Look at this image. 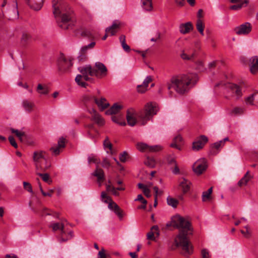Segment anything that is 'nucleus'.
<instances>
[{
	"mask_svg": "<svg viewBox=\"0 0 258 258\" xmlns=\"http://www.w3.org/2000/svg\"><path fill=\"white\" fill-rule=\"evenodd\" d=\"M172 223L173 227L179 229V233L174 239L176 246L181 247L182 254L186 256L191 254L192 246L187 237L192 234L190 222L187 219L176 215L172 218Z\"/></svg>",
	"mask_w": 258,
	"mask_h": 258,
	"instance_id": "nucleus-1",
	"label": "nucleus"
},
{
	"mask_svg": "<svg viewBox=\"0 0 258 258\" xmlns=\"http://www.w3.org/2000/svg\"><path fill=\"white\" fill-rule=\"evenodd\" d=\"M78 70L81 74L77 75L75 81L79 86L83 88H86L88 84L83 81V79L86 81H92V79L89 76L100 79L105 77L108 74L106 67L103 63L99 61L96 62L93 67L90 65H86L79 67Z\"/></svg>",
	"mask_w": 258,
	"mask_h": 258,
	"instance_id": "nucleus-2",
	"label": "nucleus"
},
{
	"mask_svg": "<svg viewBox=\"0 0 258 258\" xmlns=\"http://www.w3.org/2000/svg\"><path fill=\"white\" fill-rule=\"evenodd\" d=\"M61 0H52L53 13L58 26L63 29L72 28L74 25L73 12Z\"/></svg>",
	"mask_w": 258,
	"mask_h": 258,
	"instance_id": "nucleus-3",
	"label": "nucleus"
},
{
	"mask_svg": "<svg viewBox=\"0 0 258 258\" xmlns=\"http://www.w3.org/2000/svg\"><path fill=\"white\" fill-rule=\"evenodd\" d=\"M198 80V76L195 74L173 77L170 83L168 85V89L173 88L178 93L184 94L189 90V86L194 85Z\"/></svg>",
	"mask_w": 258,
	"mask_h": 258,
	"instance_id": "nucleus-4",
	"label": "nucleus"
},
{
	"mask_svg": "<svg viewBox=\"0 0 258 258\" xmlns=\"http://www.w3.org/2000/svg\"><path fill=\"white\" fill-rule=\"evenodd\" d=\"M158 111L156 104L155 103H148L145 107V110L139 112V120L141 125H144Z\"/></svg>",
	"mask_w": 258,
	"mask_h": 258,
	"instance_id": "nucleus-5",
	"label": "nucleus"
},
{
	"mask_svg": "<svg viewBox=\"0 0 258 258\" xmlns=\"http://www.w3.org/2000/svg\"><path fill=\"white\" fill-rule=\"evenodd\" d=\"M42 151L35 152L33 154V160L36 170L44 171L50 167V163L44 157Z\"/></svg>",
	"mask_w": 258,
	"mask_h": 258,
	"instance_id": "nucleus-6",
	"label": "nucleus"
},
{
	"mask_svg": "<svg viewBox=\"0 0 258 258\" xmlns=\"http://www.w3.org/2000/svg\"><path fill=\"white\" fill-rule=\"evenodd\" d=\"M72 66L73 63L71 58L66 57L63 54L61 53L57 60V66L59 71L62 73L67 72Z\"/></svg>",
	"mask_w": 258,
	"mask_h": 258,
	"instance_id": "nucleus-7",
	"label": "nucleus"
},
{
	"mask_svg": "<svg viewBox=\"0 0 258 258\" xmlns=\"http://www.w3.org/2000/svg\"><path fill=\"white\" fill-rule=\"evenodd\" d=\"M7 5H8L10 10L13 11V14L8 11L10 19H16L18 18L19 12L18 10V4L17 0H3L1 7L3 9Z\"/></svg>",
	"mask_w": 258,
	"mask_h": 258,
	"instance_id": "nucleus-8",
	"label": "nucleus"
},
{
	"mask_svg": "<svg viewBox=\"0 0 258 258\" xmlns=\"http://www.w3.org/2000/svg\"><path fill=\"white\" fill-rule=\"evenodd\" d=\"M51 227L52 228V230L55 231L58 230H60V235L58 237V241L59 242H66L68 240L71 239L73 236V233L72 231H70L69 234L70 236L69 238H65L63 237V234L65 233V229L64 227V223L62 221L60 223H54L51 225Z\"/></svg>",
	"mask_w": 258,
	"mask_h": 258,
	"instance_id": "nucleus-9",
	"label": "nucleus"
},
{
	"mask_svg": "<svg viewBox=\"0 0 258 258\" xmlns=\"http://www.w3.org/2000/svg\"><path fill=\"white\" fill-rule=\"evenodd\" d=\"M226 88L231 96L235 97L236 99H239L242 96L241 90L237 85L229 83L226 84Z\"/></svg>",
	"mask_w": 258,
	"mask_h": 258,
	"instance_id": "nucleus-10",
	"label": "nucleus"
},
{
	"mask_svg": "<svg viewBox=\"0 0 258 258\" xmlns=\"http://www.w3.org/2000/svg\"><path fill=\"white\" fill-rule=\"evenodd\" d=\"M207 167L206 160L201 158L197 160L193 165L194 171L198 175L201 174Z\"/></svg>",
	"mask_w": 258,
	"mask_h": 258,
	"instance_id": "nucleus-11",
	"label": "nucleus"
},
{
	"mask_svg": "<svg viewBox=\"0 0 258 258\" xmlns=\"http://www.w3.org/2000/svg\"><path fill=\"white\" fill-rule=\"evenodd\" d=\"M137 117L139 118V113H137L134 108H130L127 109L126 118L129 125L131 126L135 125L137 121Z\"/></svg>",
	"mask_w": 258,
	"mask_h": 258,
	"instance_id": "nucleus-12",
	"label": "nucleus"
},
{
	"mask_svg": "<svg viewBox=\"0 0 258 258\" xmlns=\"http://www.w3.org/2000/svg\"><path fill=\"white\" fill-rule=\"evenodd\" d=\"M195 49L189 47L183 49L180 54V57L185 60H194L196 55Z\"/></svg>",
	"mask_w": 258,
	"mask_h": 258,
	"instance_id": "nucleus-13",
	"label": "nucleus"
},
{
	"mask_svg": "<svg viewBox=\"0 0 258 258\" xmlns=\"http://www.w3.org/2000/svg\"><path fill=\"white\" fill-rule=\"evenodd\" d=\"M208 139L205 135H201L195 140L192 143V149L194 151H199L202 149L205 145L208 142Z\"/></svg>",
	"mask_w": 258,
	"mask_h": 258,
	"instance_id": "nucleus-14",
	"label": "nucleus"
},
{
	"mask_svg": "<svg viewBox=\"0 0 258 258\" xmlns=\"http://www.w3.org/2000/svg\"><path fill=\"white\" fill-rule=\"evenodd\" d=\"M88 112L91 115V120L94 121L97 125L102 126L104 124V120L93 108L88 109Z\"/></svg>",
	"mask_w": 258,
	"mask_h": 258,
	"instance_id": "nucleus-15",
	"label": "nucleus"
},
{
	"mask_svg": "<svg viewBox=\"0 0 258 258\" xmlns=\"http://www.w3.org/2000/svg\"><path fill=\"white\" fill-rule=\"evenodd\" d=\"M235 33L238 35H246L251 30L250 23L246 22L235 28Z\"/></svg>",
	"mask_w": 258,
	"mask_h": 258,
	"instance_id": "nucleus-16",
	"label": "nucleus"
},
{
	"mask_svg": "<svg viewBox=\"0 0 258 258\" xmlns=\"http://www.w3.org/2000/svg\"><path fill=\"white\" fill-rule=\"evenodd\" d=\"M65 147V139L63 137L59 138L56 146L52 147L50 150L53 155H58L61 152L62 148Z\"/></svg>",
	"mask_w": 258,
	"mask_h": 258,
	"instance_id": "nucleus-17",
	"label": "nucleus"
},
{
	"mask_svg": "<svg viewBox=\"0 0 258 258\" xmlns=\"http://www.w3.org/2000/svg\"><path fill=\"white\" fill-rule=\"evenodd\" d=\"M249 68L250 72L254 74L258 72V56L251 57L249 59Z\"/></svg>",
	"mask_w": 258,
	"mask_h": 258,
	"instance_id": "nucleus-18",
	"label": "nucleus"
},
{
	"mask_svg": "<svg viewBox=\"0 0 258 258\" xmlns=\"http://www.w3.org/2000/svg\"><path fill=\"white\" fill-rule=\"evenodd\" d=\"M123 108V106L118 103H114L108 110H107L105 113L107 115H115L118 114L120 110Z\"/></svg>",
	"mask_w": 258,
	"mask_h": 258,
	"instance_id": "nucleus-19",
	"label": "nucleus"
},
{
	"mask_svg": "<svg viewBox=\"0 0 258 258\" xmlns=\"http://www.w3.org/2000/svg\"><path fill=\"white\" fill-rule=\"evenodd\" d=\"M96 97L91 94H86L83 96L82 101L88 110L89 106L92 105L95 103Z\"/></svg>",
	"mask_w": 258,
	"mask_h": 258,
	"instance_id": "nucleus-20",
	"label": "nucleus"
},
{
	"mask_svg": "<svg viewBox=\"0 0 258 258\" xmlns=\"http://www.w3.org/2000/svg\"><path fill=\"white\" fill-rule=\"evenodd\" d=\"M108 208L110 210L113 211L119 219H121L123 217L122 211L114 202H111L110 203H109Z\"/></svg>",
	"mask_w": 258,
	"mask_h": 258,
	"instance_id": "nucleus-21",
	"label": "nucleus"
},
{
	"mask_svg": "<svg viewBox=\"0 0 258 258\" xmlns=\"http://www.w3.org/2000/svg\"><path fill=\"white\" fill-rule=\"evenodd\" d=\"M27 2L31 8L38 11L42 8L44 0H27Z\"/></svg>",
	"mask_w": 258,
	"mask_h": 258,
	"instance_id": "nucleus-22",
	"label": "nucleus"
},
{
	"mask_svg": "<svg viewBox=\"0 0 258 258\" xmlns=\"http://www.w3.org/2000/svg\"><path fill=\"white\" fill-rule=\"evenodd\" d=\"M179 31L181 34H185L192 30L193 26L191 22H188L185 23L180 24L179 26Z\"/></svg>",
	"mask_w": 258,
	"mask_h": 258,
	"instance_id": "nucleus-23",
	"label": "nucleus"
},
{
	"mask_svg": "<svg viewBox=\"0 0 258 258\" xmlns=\"http://www.w3.org/2000/svg\"><path fill=\"white\" fill-rule=\"evenodd\" d=\"M95 103L98 106L101 110L105 109L109 105V103L107 102V100L104 97L97 98L96 97V99H95Z\"/></svg>",
	"mask_w": 258,
	"mask_h": 258,
	"instance_id": "nucleus-24",
	"label": "nucleus"
},
{
	"mask_svg": "<svg viewBox=\"0 0 258 258\" xmlns=\"http://www.w3.org/2000/svg\"><path fill=\"white\" fill-rule=\"evenodd\" d=\"M93 175L97 178L98 182L103 181L104 180V173L103 170L99 167V165L96 166V168L94 172L93 173ZM101 185V183H99V186Z\"/></svg>",
	"mask_w": 258,
	"mask_h": 258,
	"instance_id": "nucleus-25",
	"label": "nucleus"
},
{
	"mask_svg": "<svg viewBox=\"0 0 258 258\" xmlns=\"http://www.w3.org/2000/svg\"><path fill=\"white\" fill-rule=\"evenodd\" d=\"M119 23L114 22L111 26L106 28L105 32L108 33L111 36L114 35L119 29Z\"/></svg>",
	"mask_w": 258,
	"mask_h": 258,
	"instance_id": "nucleus-26",
	"label": "nucleus"
},
{
	"mask_svg": "<svg viewBox=\"0 0 258 258\" xmlns=\"http://www.w3.org/2000/svg\"><path fill=\"white\" fill-rule=\"evenodd\" d=\"M190 185L191 182L184 178H182L179 182V186L181 188L183 194H185L189 190Z\"/></svg>",
	"mask_w": 258,
	"mask_h": 258,
	"instance_id": "nucleus-27",
	"label": "nucleus"
},
{
	"mask_svg": "<svg viewBox=\"0 0 258 258\" xmlns=\"http://www.w3.org/2000/svg\"><path fill=\"white\" fill-rule=\"evenodd\" d=\"M111 120L114 122L120 125L124 126L126 125V122L124 119L123 115L118 114L116 115H112L111 116Z\"/></svg>",
	"mask_w": 258,
	"mask_h": 258,
	"instance_id": "nucleus-28",
	"label": "nucleus"
},
{
	"mask_svg": "<svg viewBox=\"0 0 258 258\" xmlns=\"http://www.w3.org/2000/svg\"><path fill=\"white\" fill-rule=\"evenodd\" d=\"M34 105H35L33 102L27 100H24L22 102L23 107L25 110L28 112H30L32 111Z\"/></svg>",
	"mask_w": 258,
	"mask_h": 258,
	"instance_id": "nucleus-29",
	"label": "nucleus"
},
{
	"mask_svg": "<svg viewBox=\"0 0 258 258\" xmlns=\"http://www.w3.org/2000/svg\"><path fill=\"white\" fill-rule=\"evenodd\" d=\"M245 111V109L242 107H235L230 111V114L232 115H240L242 114Z\"/></svg>",
	"mask_w": 258,
	"mask_h": 258,
	"instance_id": "nucleus-30",
	"label": "nucleus"
},
{
	"mask_svg": "<svg viewBox=\"0 0 258 258\" xmlns=\"http://www.w3.org/2000/svg\"><path fill=\"white\" fill-rule=\"evenodd\" d=\"M251 178L249 171H247L244 176L239 181L238 184L239 186L246 185Z\"/></svg>",
	"mask_w": 258,
	"mask_h": 258,
	"instance_id": "nucleus-31",
	"label": "nucleus"
},
{
	"mask_svg": "<svg viewBox=\"0 0 258 258\" xmlns=\"http://www.w3.org/2000/svg\"><path fill=\"white\" fill-rule=\"evenodd\" d=\"M196 28L197 30L199 32V33L202 35H204V30L205 28V25L202 22V21L199 19L197 21L196 23Z\"/></svg>",
	"mask_w": 258,
	"mask_h": 258,
	"instance_id": "nucleus-32",
	"label": "nucleus"
},
{
	"mask_svg": "<svg viewBox=\"0 0 258 258\" xmlns=\"http://www.w3.org/2000/svg\"><path fill=\"white\" fill-rule=\"evenodd\" d=\"M167 203L169 206H171L174 208H176L179 203L177 200L170 196H168L167 198Z\"/></svg>",
	"mask_w": 258,
	"mask_h": 258,
	"instance_id": "nucleus-33",
	"label": "nucleus"
},
{
	"mask_svg": "<svg viewBox=\"0 0 258 258\" xmlns=\"http://www.w3.org/2000/svg\"><path fill=\"white\" fill-rule=\"evenodd\" d=\"M37 91L40 94L46 95L48 93V88L46 86H42L39 84L37 87Z\"/></svg>",
	"mask_w": 258,
	"mask_h": 258,
	"instance_id": "nucleus-34",
	"label": "nucleus"
},
{
	"mask_svg": "<svg viewBox=\"0 0 258 258\" xmlns=\"http://www.w3.org/2000/svg\"><path fill=\"white\" fill-rule=\"evenodd\" d=\"M142 7L146 11H151L152 9L151 0H142Z\"/></svg>",
	"mask_w": 258,
	"mask_h": 258,
	"instance_id": "nucleus-35",
	"label": "nucleus"
},
{
	"mask_svg": "<svg viewBox=\"0 0 258 258\" xmlns=\"http://www.w3.org/2000/svg\"><path fill=\"white\" fill-rule=\"evenodd\" d=\"M212 187H210L208 190L203 192L202 200L203 202H206L211 199V195L212 192Z\"/></svg>",
	"mask_w": 258,
	"mask_h": 258,
	"instance_id": "nucleus-36",
	"label": "nucleus"
},
{
	"mask_svg": "<svg viewBox=\"0 0 258 258\" xmlns=\"http://www.w3.org/2000/svg\"><path fill=\"white\" fill-rule=\"evenodd\" d=\"M158 231V227L156 225L153 226L151 229V231L147 233V238L148 239H153L154 238V232ZM157 235H159V232H157Z\"/></svg>",
	"mask_w": 258,
	"mask_h": 258,
	"instance_id": "nucleus-37",
	"label": "nucleus"
},
{
	"mask_svg": "<svg viewBox=\"0 0 258 258\" xmlns=\"http://www.w3.org/2000/svg\"><path fill=\"white\" fill-rule=\"evenodd\" d=\"M248 3V0H245L243 3H241L238 5H232L230 7V9L232 10H239L243 7L246 6Z\"/></svg>",
	"mask_w": 258,
	"mask_h": 258,
	"instance_id": "nucleus-38",
	"label": "nucleus"
},
{
	"mask_svg": "<svg viewBox=\"0 0 258 258\" xmlns=\"http://www.w3.org/2000/svg\"><path fill=\"white\" fill-rule=\"evenodd\" d=\"M81 36L87 38L89 39H94V36L93 33L89 30H85L83 31L81 33Z\"/></svg>",
	"mask_w": 258,
	"mask_h": 258,
	"instance_id": "nucleus-39",
	"label": "nucleus"
},
{
	"mask_svg": "<svg viewBox=\"0 0 258 258\" xmlns=\"http://www.w3.org/2000/svg\"><path fill=\"white\" fill-rule=\"evenodd\" d=\"M145 164L151 168H153L155 166L156 162L154 158L148 157L145 160Z\"/></svg>",
	"mask_w": 258,
	"mask_h": 258,
	"instance_id": "nucleus-40",
	"label": "nucleus"
},
{
	"mask_svg": "<svg viewBox=\"0 0 258 258\" xmlns=\"http://www.w3.org/2000/svg\"><path fill=\"white\" fill-rule=\"evenodd\" d=\"M137 149L141 152H148L149 145L143 143H139L137 144Z\"/></svg>",
	"mask_w": 258,
	"mask_h": 258,
	"instance_id": "nucleus-41",
	"label": "nucleus"
},
{
	"mask_svg": "<svg viewBox=\"0 0 258 258\" xmlns=\"http://www.w3.org/2000/svg\"><path fill=\"white\" fill-rule=\"evenodd\" d=\"M255 94L253 93L245 98V102L247 105H253L254 96Z\"/></svg>",
	"mask_w": 258,
	"mask_h": 258,
	"instance_id": "nucleus-42",
	"label": "nucleus"
},
{
	"mask_svg": "<svg viewBox=\"0 0 258 258\" xmlns=\"http://www.w3.org/2000/svg\"><path fill=\"white\" fill-rule=\"evenodd\" d=\"M103 146L105 149L108 148L112 152V145L109 141V138L106 137L103 142ZM112 154V153H111Z\"/></svg>",
	"mask_w": 258,
	"mask_h": 258,
	"instance_id": "nucleus-43",
	"label": "nucleus"
},
{
	"mask_svg": "<svg viewBox=\"0 0 258 258\" xmlns=\"http://www.w3.org/2000/svg\"><path fill=\"white\" fill-rule=\"evenodd\" d=\"M37 174L41 177L44 181L48 182L49 184L51 183L52 181L49 180V175L48 173H37Z\"/></svg>",
	"mask_w": 258,
	"mask_h": 258,
	"instance_id": "nucleus-44",
	"label": "nucleus"
},
{
	"mask_svg": "<svg viewBox=\"0 0 258 258\" xmlns=\"http://www.w3.org/2000/svg\"><path fill=\"white\" fill-rule=\"evenodd\" d=\"M162 149V148L160 145H154V146H149L148 148V152H156L159 151H161Z\"/></svg>",
	"mask_w": 258,
	"mask_h": 258,
	"instance_id": "nucleus-45",
	"label": "nucleus"
},
{
	"mask_svg": "<svg viewBox=\"0 0 258 258\" xmlns=\"http://www.w3.org/2000/svg\"><path fill=\"white\" fill-rule=\"evenodd\" d=\"M95 44H96L95 42L93 41V42H92L91 43H90V44H89L88 45L82 47L81 48L82 53L84 54L86 52V51H87V50L88 49L93 48L94 47V46L95 45Z\"/></svg>",
	"mask_w": 258,
	"mask_h": 258,
	"instance_id": "nucleus-46",
	"label": "nucleus"
},
{
	"mask_svg": "<svg viewBox=\"0 0 258 258\" xmlns=\"http://www.w3.org/2000/svg\"><path fill=\"white\" fill-rule=\"evenodd\" d=\"M11 131L12 133L15 134L21 141H22V137L25 135L24 132H20L19 130L14 128H11Z\"/></svg>",
	"mask_w": 258,
	"mask_h": 258,
	"instance_id": "nucleus-47",
	"label": "nucleus"
},
{
	"mask_svg": "<svg viewBox=\"0 0 258 258\" xmlns=\"http://www.w3.org/2000/svg\"><path fill=\"white\" fill-rule=\"evenodd\" d=\"M39 187H40V190L41 191V192L42 193V195L43 196H48V197H51L53 194V193L54 192V189H49L48 192H45L44 191V190H43L40 184H39Z\"/></svg>",
	"mask_w": 258,
	"mask_h": 258,
	"instance_id": "nucleus-48",
	"label": "nucleus"
},
{
	"mask_svg": "<svg viewBox=\"0 0 258 258\" xmlns=\"http://www.w3.org/2000/svg\"><path fill=\"white\" fill-rule=\"evenodd\" d=\"M168 164L171 166H174L176 164L175 158L171 156H168L166 158Z\"/></svg>",
	"mask_w": 258,
	"mask_h": 258,
	"instance_id": "nucleus-49",
	"label": "nucleus"
},
{
	"mask_svg": "<svg viewBox=\"0 0 258 258\" xmlns=\"http://www.w3.org/2000/svg\"><path fill=\"white\" fill-rule=\"evenodd\" d=\"M153 189L155 192V200H154V207H156L157 205V195L158 194H161L162 191L159 192L158 191V188L157 186H154L153 187Z\"/></svg>",
	"mask_w": 258,
	"mask_h": 258,
	"instance_id": "nucleus-50",
	"label": "nucleus"
},
{
	"mask_svg": "<svg viewBox=\"0 0 258 258\" xmlns=\"http://www.w3.org/2000/svg\"><path fill=\"white\" fill-rule=\"evenodd\" d=\"M30 35L28 34L23 33L21 37V42L23 44H25L30 39Z\"/></svg>",
	"mask_w": 258,
	"mask_h": 258,
	"instance_id": "nucleus-51",
	"label": "nucleus"
},
{
	"mask_svg": "<svg viewBox=\"0 0 258 258\" xmlns=\"http://www.w3.org/2000/svg\"><path fill=\"white\" fill-rule=\"evenodd\" d=\"M88 162L89 163H94L96 164V166L97 165H99V164L100 163V161H98L97 158L94 156H90L88 157Z\"/></svg>",
	"mask_w": 258,
	"mask_h": 258,
	"instance_id": "nucleus-52",
	"label": "nucleus"
},
{
	"mask_svg": "<svg viewBox=\"0 0 258 258\" xmlns=\"http://www.w3.org/2000/svg\"><path fill=\"white\" fill-rule=\"evenodd\" d=\"M224 145H223L222 142L220 141L214 143L211 147L212 148L215 149L216 150H219L220 148H222Z\"/></svg>",
	"mask_w": 258,
	"mask_h": 258,
	"instance_id": "nucleus-53",
	"label": "nucleus"
},
{
	"mask_svg": "<svg viewBox=\"0 0 258 258\" xmlns=\"http://www.w3.org/2000/svg\"><path fill=\"white\" fill-rule=\"evenodd\" d=\"M152 80L153 79L152 76H148L144 80L142 84L143 85V86L148 87L149 84L152 81Z\"/></svg>",
	"mask_w": 258,
	"mask_h": 258,
	"instance_id": "nucleus-54",
	"label": "nucleus"
},
{
	"mask_svg": "<svg viewBox=\"0 0 258 258\" xmlns=\"http://www.w3.org/2000/svg\"><path fill=\"white\" fill-rule=\"evenodd\" d=\"M23 185H24V188L26 190H27L28 191H29L30 192H33L32 186L29 183L24 181V182H23Z\"/></svg>",
	"mask_w": 258,
	"mask_h": 258,
	"instance_id": "nucleus-55",
	"label": "nucleus"
},
{
	"mask_svg": "<svg viewBox=\"0 0 258 258\" xmlns=\"http://www.w3.org/2000/svg\"><path fill=\"white\" fill-rule=\"evenodd\" d=\"M9 141L11 144V145L13 146L15 148L17 149L18 148L17 144L13 136H10L8 138Z\"/></svg>",
	"mask_w": 258,
	"mask_h": 258,
	"instance_id": "nucleus-56",
	"label": "nucleus"
},
{
	"mask_svg": "<svg viewBox=\"0 0 258 258\" xmlns=\"http://www.w3.org/2000/svg\"><path fill=\"white\" fill-rule=\"evenodd\" d=\"M102 166L105 168H108L110 166V163L107 158H104L101 163Z\"/></svg>",
	"mask_w": 258,
	"mask_h": 258,
	"instance_id": "nucleus-57",
	"label": "nucleus"
},
{
	"mask_svg": "<svg viewBox=\"0 0 258 258\" xmlns=\"http://www.w3.org/2000/svg\"><path fill=\"white\" fill-rule=\"evenodd\" d=\"M147 87L143 86V84L139 85L137 86V91L139 93H143L147 90Z\"/></svg>",
	"mask_w": 258,
	"mask_h": 258,
	"instance_id": "nucleus-58",
	"label": "nucleus"
},
{
	"mask_svg": "<svg viewBox=\"0 0 258 258\" xmlns=\"http://www.w3.org/2000/svg\"><path fill=\"white\" fill-rule=\"evenodd\" d=\"M128 156L126 152L124 151L121 153L119 156V160L122 162H124L126 161V157Z\"/></svg>",
	"mask_w": 258,
	"mask_h": 258,
	"instance_id": "nucleus-59",
	"label": "nucleus"
},
{
	"mask_svg": "<svg viewBox=\"0 0 258 258\" xmlns=\"http://www.w3.org/2000/svg\"><path fill=\"white\" fill-rule=\"evenodd\" d=\"M202 258H209V253L206 249H203L201 251Z\"/></svg>",
	"mask_w": 258,
	"mask_h": 258,
	"instance_id": "nucleus-60",
	"label": "nucleus"
},
{
	"mask_svg": "<svg viewBox=\"0 0 258 258\" xmlns=\"http://www.w3.org/2000/svg\"><path fill=\"white\" fill-rule=\"evenodd\" d=\"M98 258H107L106 255L105 253V250L104 248H102L101 250L99 251L98 254Z\"/></svg>",
	"mask_w": 258,
	"mask_h": 258,
	"instance_id": "nucleus-61",
	"label": "nucleus"
},
{
	"mask_svg": "<svg viewBox=\"0 0 258 258\" xmlns=\"http://www.w3.org/2000/svg\"><path fill=\"white\" fill-rule=\"evenodd\" d=\"M173 140H174V142L177 143L178 144V143H181L182 142V137L180 135H178V136H177L176 137H175L174 138Z\"/></svg>",
	"mask_w": 258,
	"mask_h": 258,
	"instance_id": "nucleus-62",
	"label": "nucleus"
},
{
	"mask_svg": "<svg viewBox=\"0 0 258 258\" xmlns=\"http://www.w3.org/2000/svg\"><path fill=\"white\" fill-rule=\"evenodd\" d=\"M143 192L144 194H145V195L148 197V198H149L151 196V195H150V190L149 188H148L147 187L146 188V189H144L143 190Z\"/></svg>",
	"mask_w": 258,
	"mask_h": 258,
	"instance_id": "nucleus-63",
	"label": "nucleus"
},
{
	"mask_svg": "<svg viewBox=\"0 0 258 258\" xmlns=\"http://www.w3.org/2000/svg\"><path fill=\"white\" fill-rule=\"evenodd\" d=\"M175 2L176 3V4L180 7L184 6L185 4L184 0H175Z\"/></svg>",
	"mask_w": 258,
	"mask_h": 258,
	"instance_id": "nucleus-64",
	"label": "nucleus"
}]
</instances>
